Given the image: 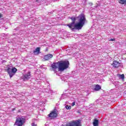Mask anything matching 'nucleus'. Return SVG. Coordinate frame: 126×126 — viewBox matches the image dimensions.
I'll use <instances>...</instances> for the list:
<instances>
[{"label":"nucleus","mask_w":126,"mask_h":126,"mask_svg":"<svg viewBox=\"0 0 126 126\" xmlns=\"http://www.w3.org/2000/svg\"><path fill=\"white\" fill-rule=\"evenodd\" d=\"M57 75H58V73H56Z\"/></svg>","instance_id":"obj_25"},{"label":"nucleus","mask_w":126,"mask_h":126,"mask_svg":"<svg viewBox=\"0 0 126 126\" xmlns=\"http://www.w3.org/2000/svg\"><path fill=\"white\" fill-rule=\"evenodd\" d=\"M6 71L8 74H9L10 78H11L14 75H15V73H16V71H17V69L15 67H8Z\"/></svg>","instance_id":"obj_3"},{"label":"nucleus","mask_w":126,"mask_h":126,"mask_svg":"<svg viewBox=\"0 0 126 126\" xmlns=\"http://www.w3.org/2000/svg\"><path fill=\"white\" fill-rule=\"evenodd\" d=\"M74 105H75V102H73L72 103V106L73 107V106H74Z\"/></svg>","instance_id":"obj_21"},{"label":"nucleus","mask_w":126,"mask_h":126,"mask_svg":"<svg viewBox=\"0 0 126 126\" xmlns=\"http://www.w3.org/2000/svg\"><path fill=\"white\" fill-rule=\"evenodd\" d=\"M69 65V62L68 61H59V70L63 71L64 69L68 68Z\"/></svg>","instance_id":"obj_2"},{"label":"nucleus","mask_w":126,"mask_h":126,"mask_svg":"<svg viewBox=\"0 0 126 126\" xmlns=\"http://www.w3.org/2000/svg\"><path fill=\"white\" fill-rule=\"evenodd\" d=\"M0 36V37H7V34H6L5 33H2Z\"/></svg>","instance_id":"obj_19"},{"label":"nucleus","mask_w":126,"mask_h":126,"mask_svg":"<svg viewBox=\"0 0 126 126\" xmlns=\"http://www.w3.org/2000/svg\"><path fill=\"white\" fill-rule=\"evenodd\" d=\"M65 108H66V110H70L71 109V106H70L69 105H66Z\"/></svg>","instance_id":"obj_18"},{"label":"nucleus","mask_w":126,"mask_h":126,"mask_svg":"<svg viewBox=\"0 0 126 126\" xmlns=\"http://www.w3.org/2000/svg\"><path fill=\"white\" fill-rule=\"evenodd\" d=\"M32 126H37V124H35V123H32Z\"/></svg>","instance_id":"obj_20"},{"label":"nucleus","mask_w":126,"mask_h":126,"mask_svg":"<svg viewBox=\"0 0 126 126\" xmlns=\"http://www.w3.org/2000/svg\"><path fill=\"white\" fill-rule=\"evenodd\" d=\"M67 126H81V120H74L67 124Z\"/></svg>","instance_id":"obj_5"},{"label":"nucleus","mask_w":126,"mask_h":126,"mask_svg":"<svg viewBox=\"0 0 126 126\" xmlns=\"http://www.w3.org/2000/svg\"><path fill=\"white\" fill-rule=\"evenodd\" d=\"M63 94H62V96H63Z\"/></svg>","instance_id":"obj_26"},{"label":"nucleus","mask_w":126,"mask_h":126,"mask_svg":"<svg viewBox=\"0 0 126 126\" xmlns=\"http://www.w3.org/2000/svg\"><path fill=\"white\" fill-rule=\"evenodd\" d=\"M101 89V86L99 85H97L95 86V88H94V91H99Z\"/></svg>","instance_id":"obj_14"},{"label":"nucleus","mask_w":126,"mask_h":126,"mask_svg":"<svg viewBox=\"0 0 126 126\" xmlns=\"http://www.w3.org/2000/svg\"><path fill=\"white\" fill-rule=\"evenodd\" d=\"M53 57H54L53 54H48L46 55H45L43 59L44 60H45V61H49V60H50V59H52Z\"/></svg>","instance_id":"obj_10"},{"label":"nucleus","mask_w":126,"mask_h":126,"mask_svg":"<svg viewBox=\"0 0 126 126\" xmlns=\"http://www.w3.org/2000/svg\"><path fill=\"white\" fill-rule=\"evenodd\" d=\"M119 78H120L121 79H122V80H123V81H124V80L125 79V74H119Z\"/></svg>","instance_id":"obj_17"},{"label":"nucleus","mask_w":126,"mask_h":126,"mask_svg":"<svg viewBox=\"0 0 126 126\" xmlns=\"http://www.w3.org/2000/svg\"><path fill=\"white\" fill-rule=\"evenodd\" d=\"M119 3H121V4H126V0H119Z\"/></svg>","instance_id":"obj_16"},{"label":"nucleus","mask_w":126,"mask_h":126,"mask_svg":"<svg viewBox=\"0 0 126 126\" xmlns=\"http://www.w3.org/2000/svg\"><path fill=\"white\" fill-rule=\"evenodd\" d=\"M2 17V16H1V15L0 14V18H1V17Z\"/></svg>","instance_id":"obj_23"},{"label":"nucleus","mask_w":126,"mask_h":126,"mask_svg":"<svg viewBox=\"0 0 126 126\" xmlns=\"http://www.w3.org/2000/svg\"><path fill=\"white\" fill-rule=\"evenodd\" d=\"M109 41H115V38H113V39H110V40H109Z\"/></svg>","instance_id":"obj_22"},{"label":"nucleus","mask_w":126,"mask_h":126,"mask_svg":"<svg viewBox=\"0 0 126 126\" xmlns=\"http://www.w3.org/2000/svg\"><path fill=\"white\" fill-rule=\"evenodd\" d=\"M40 47H37L35 50L33 51V54H40Z\"/></svg>","instance_id":"obj_13"},{"label":"nucleus","mask_w":126,"mask_h":126,"mask_svg":"<svg viewBox=\"0 0 126 126\" xmlns=\"http://www.w3.org/2000/svg\"><path fill=\"white\" fill-rule=\"evenodd\" d=\"M49 118H51V119H55L58 117V110L57 109H54V110L48 115Z\"/></svg>","instance_id":"obj_7"},{"label":"nucleus","mask_w":126,"mask_h":126,"mask_svg":"<svg viewBox=\"0 0 126 126\" xmlns=\"http://www.w3.org/2000/svg\"><path fill=\"white\" fill-rule=\"evenodd\" d=\"M14 110H15V108H13V109H12V111H14Z\"/></svg>","instance_id":"obj_24"},{"label":"nucleus","mask_w":126,"mask_h":126,"mask_svg":"<svg viewBox=\"0 0 126 126\" xmlns=\"http://www.w3.org/2000/svg\"><path fill=\"white\" fill-rule=\"evenodd\" d=\"M67 26L71 30H80L81 29L77 23L75 24V23L71 22V23L67 24Z\"/></svg>","instance_id":"obj_4"},{"label":"nucleus","mask_w":126,"mask_h":126,"mask_svg":"<svg viewBox=\"0 0 126 126\" xmlns=\"http://www.w3.org/2000/svg\"><path fill=\"white\" fill-rule=\"evenodd\" d=\"M31 72H28V73L23 74L22 76V79L24 80L25 81H26L27 80H28L29 79H30L31 78Z\"/></svg>","instance_id":"obj_9"},{"label":"nucleus","mask_w":126,"mask_h":126,"mask_svg":"<svg viewBox=\"0 0 126 126\" xmlns=\"http://www.w3.org/2000/svg\"><path fill=\"white\" fill-rule=\"evenodd\" d=\"M69 18L71 19L72 23H75V21L76 20V18H75V17H69Z\"/></svg>","instance_id":"obj_15"},{"label":"nucleus","mask_w":126,"mask_h":126,"mask_svg":"<svg viewBox=\"0 0 126 126\" xmlns=\"http://www.w3.org/2000/svg\"><path fill=\"white\" fill-rule=\"evenodd\" d=\"M93 125L94 126H98V125H99V120L94 119L93 123Z\"/></svg>","instance_id":"obj_12"},{"label":"nucleus","mask_w":126,"mask_h":126,"mask_svg":"<svg viewBox=\"0 0 126 126\" xmlns=\"http://www.w3.org/2000/svg\"><path fill=\"white\" fill-rule=\"evenodd\" d=\"M24 123H25V119L19 117L16 119L15 125L18 126H22L24 125Z\"/></svg>","instance_id":"obj_6"},{"label":"nucleus","mask_w":126,"mask_h":126,"mask_svg":"<svg viewBox=\"0 0 126 126\" xmlns=\"http://www.w3.org/2000/svg\"><path fill=\"white\" fill-rule=\"evenodd\" d=\"M77 20L78 21L77 24H78V26L81 29L82 27H83L84 24H85V22H87L86 18L85 17V15L83 13H81L80 15L77 17Z\"/></svg>","instance_id":"obj_1"},{"label":"nucleus","mask_w":126,"mask_h":126,"mask_svg":"<svg viewBox=\"0 0 126 126\" xmlns=\"http://www.w3.org/2000/svg\"><path fill=\"white\" fill-rule=\"evenodd\" d=\"M112 65H113L114 67H119V66H120V63L117 61H114L112 63Z\"/></svg>","instance_id":"obj_11"},{"label":"nucleus","mask_w":126,"mask_h":126,"mask_svg":"<svg viewBox=\"0 0 126 126\" xmlns=\"http://www.w3.org/2000/svg\"><path fill=\"white\" fill-rule=\"evenodd\" d=\"M57 68L59 69V61L57 63H54L51 64V70H53L55 73L57 72Z\"/></svg>","instance_id":"obj_8"}]
</instances>
